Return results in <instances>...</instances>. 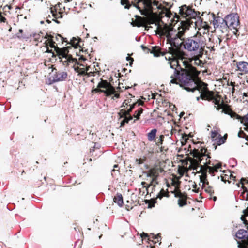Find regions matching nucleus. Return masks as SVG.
Listing matches in <instances>:
<instances>
[{"label":"nucleus","mask_w":248,"mask_h":248,"mask_svg":"<svg viewBox=\"0 0 248 248\" xmlns=\"http://www.w3.org/2000/svg\"><path fill=\"white\" fill-rule=\"evenodd\" d=\"M193 188L194 189L193 191L196 193H198L199 191V188L197 187V185L195 183L194 185L193 186Z\"/></svg>","instance_id":"55"},{"label":"nucleus","mask_w":248,"mask_h":248,"mask_svg":"<svg viewBox=\"0 0 248 248\" xmlns=\"http://www.w3.org/2000/svg\"><path fill=\"white\" fill-rule=\"evenodd\" d=\"M140 236L142 238H147L149 237V235L147 233L143 232L142 233H141Z\"/></svg>","instance_id":"58"},{"label":"nucleus","mask_w":248,"mask_h":248,"mask_svg":"<svg viewBox=\"0 0 248 248\" xmlns=\"http://www.w3.org/2000/svg\"><path fill=\"white\" fill-rule=\"evenodd\" d=\"M238 136L240 138H245L247 141H248V135L242 130H240L238 133Z\"/></svg>","instance_id":"40"},{"label":"nucleus","mask_w":248,"mask_h":248,"mask_svg":"<svg viewBox=\"0 0 248 248\" xmlns=\"http://www.w3.org/2000/svg\"><path fill=\"white\" fill-rule=\"evenodd\" d=\"M236 119L239 120L241 123L245 126L244 130L248 132V118L245 116H241L238 115L236 116Z\"/></svg>","instance_id":"27"},{"label":"nucleus","mask_w":248,"mask_h":248,"mask_svg":"<svg viewBox=\"0 0 248 248\" xmlns=\"http://www.w3.org/2000/svg\"><path fill=\"white\" fill-rule=\"evenodd\" d=\"M180 16L185 19L181 22V26L176 30L171 25L165 24L163 26L159 25L157 27V33L161 36H165L167 43L170 45L169 51L173 54L181 56L185 52L181 50V47L185 40V34L189 27L194 24L197 25V18L201 19L200 13L196 12L186 5L180 7L179 10Z\"/></svg>","instance_id":"1"},{"label":"nucleus","mask_w":248,"mask_h":248,"mask_svg":"<svg viewBox=\"0 0 248 248\" xmlns=\"http://www.w3.org/2000/svg\"><path fill=\"white\" fill-rule=\"evenodd\" d=\"M247 216L245 215H242L241 217V219L243 221V223L246 225L247 226H248V220L246 219V217Z\"/></svg>","instance_id":"49"},{"label":"nucleus","mask_w":248,"mask_h":248,"mask_svg":"<svg viewBox=\"0 0 248 248\" xmlns=\"http://www.w3.org/2000/svg\"><path fill=\"white\" fill-rule=\"evenodd\" d=\"M7 8H8V10H11L12 9V7L11 5H6L4 6L3 9L5 10V11H6Z\"/></svg>","instance_id":"62"},{"label":"nucleus","mask_w":248,"mask_h":248,"mask_svg":"<svg viewBox=\"0 0 248 248\" xmlns=\"http://www.w3.org/2000/svg\"><path fill=\"white\" fill-rule=\"evenodd\" d=\"M222 107H223L221 108L222 109V112L229 115L232 118H236V116H238V114L232 109L230 106L228 104H224Z\"/></svg>","instance_id":"20"},{"label":"nucleus","mask_w":248,"mask_h":248,"mask_svg":"<svg viewBox=\"0 0 248 248\" xmlns=\"http://www.w3.org/2000/svg\"><path fill=\"white\" fill-rule=\"evenodd\" d=\"M54 36L51 34H48L46 33V34L40 31L38 33H34L33 35V38L35 42L37 43L36 45H38V43L42 42L45 41L44 44L47 46H50L51 48H55V50L58 55L59 58L61 59V57H64L68 52V48H70V46L65 47L63 48H59L55 47V42L54 41Z\"/></svg>","instance_id":"7"},{"label":"nucleus","mask_w":248,"mask_h":248,"mask_svg":"<svg viewBox=\"0 0 248 248\" xmlns=\"http://www.w3.org/2000/svg\"><path fill=\"white\" fill-rule=\"evenodd\" d=\"M206 26H208V31H209V29H210V27L206 22L204 23V24L202 26V29L206 28Z\"/></svg>","instance_id":"59"},{"label":"nucleus","mask_w":248,"mask_h":248,"mask_svg":"<svg viewBox=\"0 0 248 248\" xmlns=\"http://www.w3.org/2000/svg\"><path fill=\"white\" fill-rule=\"evenodd\" d=\"M180 182L176 179H172L171 182V186L174 187V189L172 191H175L177 190H180ZM171 191H170L171 192Z\"/></svg>","instance_id":"29"},{"label":"nucleus","mask_w":248,"mask_h":248,"mask_svg":"<svg viewBox=\"0 0 248 248\" xmlns=\"http://www.w3.org/2000/svg\"><path fill=\"white\" fill-rule=\"evenodd\" d=\"M223 25L222 32H227L228 29L233 30V33L237 35L238 29L240 27L239 17L237 14H231L226 16L224 18V23Z\"/></svg>","instance_id":"10"},{"label":"nucleus","mask_w":248,"mask_h":248,"mask_svg":"<svg viewBox=\"0 0 248 248\" xmlns=\"http://www.w3.org/2000/svg\"><path fill=\"white\" fill-rule=\"evenodd\" d=\"M118 115L120 116V118H122L127 116L126 113V110L124 108L121 109L118 112Z\"/></svg>","instance_id":"44"},{"label":"nucleus","mask_w":248,"mask_h":248,"mask_svg":"<svg viewBox=\"0 0 248 248\" xmlns=\"http://www.w3.org/2000/svg\"><path fill=\"white\" fill-rule=\"evenodd\" d=\"M113 202L117 203L120 207L123 205V198L122 195L121 193H117L113 198Z\"/></svg>","instance_id":"26"},{"label":"nucleus","mask_w":248,"mask_h":248,"mask_svg":"<svg viewBox=\"0 0 248 248\" xmlns=\"http://www.w3.org/2000/svg\"><path fill=\"white\" fill-rule=\"evenodd\" d=\"M166 162L164 161H158L149 169L145 173L147 177L151 178L150 184H148L145 182H142L141 185L143 187H145L147 194L148 193V188L153 186L155 187L158 184V178L159 176V174L162 173H165L166 171L164 170L166 167Z\"/></svg>","instance_id":"6"},{"label":"nucleus","mask_w":248,"mask_h":248,"mask_svg":"<svg viewBox=\"0 0 248 248\" xmlns=\"http://www.w3.org/2000/svg\"><path fill=\"white\" fill-rule=\"evenodd\" d=\"M164 10L165 11V16L167 17H170L171 14L170 10L167 8H165Z\"/></svg>","instance_id":"52"},{"label":"nucleus","mask_w":248,"mask_h":248,"mask_svg":"<svg viewBox=\"0 0 248 248\" xmlns=\"http://www.w3.org/2000/svg\"><path fill=\"white\" fill-rule=\"evenodd\" d=\"M54 41L55 42V47H57L58 45L60 44V43L63 44V42H67V40L66 38H64L63 37H62L60 34H57L55 37H54L53 38Z\"/></svg>","instance_id":"25"},{"label":"nucleus","mask_w":248,"mask_h":248,"mask_svg":"<svg viewBox=\"0 0 248 248\" xmlns=\"http://www.w3.org/2000/svg\"><path fill=\"white\" fill-rule=\"evenodd\" d=\"M242 187V188L243 189V192L241 193V196H242V197H243V196H244L245 193L248 192V190L246 186H245L243 184L242 185V187Z\"/></svg>","instance_id":"50"},{"label":"nucleus","mask_w":248,"mask_h":248,"mask_svg":"<svg viewBox=\"0 0 248 248\" xmlns=\"http://www.w3.org/2000/svg\"><path fill=\"white\" fill-rule=\"evenodd\" d=\"M157 130L156 129H152L147 134L148 140L150 141L154 140L155 138Z\"/></svg>","instance_id":"30"},{"label":"nucleus","mask_w":248,"mask_h":248,"mask_svg":"<svg viewBox=\"0 0 248 248\" xmlns=\"http://www.w3.org/2000/svg\"><path fill=\"white\" fill-rule=\"evenodd\" d=\"M213 20L211 21L215 28H219L221 30H223V25H224V18L219 16H216L215 14H212Z\"/></svg>","instance_id":"17"},{"label":"nucleus","mask_w":248,"mask_h":248,"mask_svg":"<svg viewBox=\"0 0 248 248\" xmlns=\"http://www.w3.org/2000/svg\"><path fill=\"white\" fill-rule=\"evenodd\" d=\"M229 175L227 174H225L224 175H221V180L224 182V183H226L227 181L229 182V183H230V182L229 181Z\"/></svg>","instance_id":"46"},{"label":"nucleus","mask_w":248,"mask_h":248,"mask_svg":"<svg viewBox=\"0 0 248 248\" xmlns=\"http://www.w3.org/2000/svg\"><path fill=\"white\" fill-rule=\"evenodd\" d=\"M216 45H214L213 47H212V50H215V49L214 48L215 46L218 47L220 48H224L225 47L224 45H223L222 44V39L221 38V37L220 36H217V39L216 40Z\"/></svg>","instance_id":"28"},{"label":"nucleus","mask_w":248,"mask_h":248,"mask_svg":"<svg viewBox=\"0 0 248 248\" xmlns=\"http://www.w3.org/2000/svg\"><path fill=\"white\" fill-rule=\"evenodd\" d=\"M143 109L142 108H140L137 110L135 111L133 115L134 118H135L133 121L134 123L140 119V115L143 113Z\"/></svg>","instance_id":"31"},{"label":"nucleus","mask_w":248,"mask_h":248,"mask_svg":"<svg viewBox=\"0 0 248 248\" xmlns=\"http://www.w3.org/2000/svg\"><path fill=\"white\" fill-rule=\"evenodd\" d=\"M169 193V192L168 191V190H167L166 191L164 190V189L162 188L158 194L157 198H159L161 199L163 197H169L170 196Z\"/></svg>","instance_id":"32"},{"label":"nucleus","mask_w":248,"mask_h":248,"mask_svg":"<svg viewBox=\"0 0 248 248\" xmlns=\"http://www.w3.org/2000/svg\"><path fill=\"white\" fill-rule=\"evenodd\" d=\"M136 19L134 20V19H132L131 24L133 26H137L138 27H140L141 26L144 27L145 29L148 28V27L146 25V18L142 17L139 16H135Z\"/></svg>","instance_id":"19"},{"label":"nucleus","mask_w":248,"mask_h":248,"mask_svg":"<svg viewBox=\"0 0 248 248\" xmlns=\"http://www.w3.org/2000/svg\"><path fill=\"white\" fill-rule=\"evenodd\" d=\"M155 23V19L154 17H150L146 19V24H153Z\"/></svg>","instance_id":"47"},{"label":"nucleus","mask_w":248,"mask_h":248,"mask_svg":"<svg viewBox=\"0 0 248 248\" xmlns=\"http://www.w3.org/2000/svg\"><path fill=\"white\" fill-rule=\"evenodd\" d=\"M183 138L186 141L188 139V136L186 134H184L183 135Z\"/></svg>","instance_id":"63"},{"label":"nucleus","mask_w":248,"mask_h":248,"mask_svg":"<svg viewBox=\"0 0 248 248\" xmlns=\"http://www.w3.org/2000/svg\"><path fill=\"white\" fill-rule=\"evenodd\" d=\"M217 134H218V133L217 131H212L211 134V137L213 139V140H215V138L217 136Z\"/></svg>","instance_id":"54"},{"label":"nucleus","mask_w":248,"mask_h":248,"mask_svg":"<svg viewBox=\"0 0 248 248\" xmlns=\"http://www.w3.org/2000/svg\"><path fill=\"white\" fill-rule=\"evenodd\" d=\"M67 50H68V49ZM68 53L69 51H68L67 54L64 57H61V58H65L66 60L64 61V62H67V65H69L70 63H75V64L74 65V70L77 73H78L79 75H87L88 77L93 75V73L92 72L88 73V71L89 69V66H87L86 65L79 63L80 62L86 60L83 54L80 56L78 59V61L77 59L73 58L72 55L69 54Z\"/></svg>","instance_id":"8"},{"label":"nucleus","mask_w":248,"mask_h":248,"mask_svg":"<svg viewBox=\"0 0 248 248\" xmlns=\"http://www.w3.org/2000/svg\"><path fill=\"white\" fill-rule=\"evenodd\" d=\"M174 194L175 197L178 198V204L180 207H183L187 204V195L185 192H181V190L171 191Z\"/></svg>","instance_id":"15"},{"label":"nucleus","mask_w":248,"mask_h":248,"mask_svg":"<svg viewBox=\"0 0 248 248\" xmlns=\"http://www.w3.org/2000/svg\"><path fill=\"white\" fill-rule=\"evenodd\" d=\"M150 53L153 54L155 57H160L161 56H165L168 53V51L164 50L161 48L159 46H151Z\"/></svg>","instance_id":"18"},{"label":"nucleus","mask_w":248,"mask_h":248,"mask_svg":"<svg viewBox=\"0 0 248 248\" xmlns=\"http://www.w3.org/2000/svg\"><path fill=\"white\" fill-rule=\"evenodd\" d=\"M141 47L142 48V49L144 50V51H146V50H147L148 51H149L150 52V50H151V49L150 48H148L147 47H146V46H144L143 45H142L141 46Z\"/></svg>","instance_id":"61"},{"label":"nucleus","mask_w":248,"mask_h":248,"mask_svg":"<svg viewBox=\"0 0 248 248\" xmlns=\"http://www.w3.org/2000/svg\"><path fill=\"white\" fill-rule=\"evenodd\" d=\"M49 46H46V45H45L44 47L46 49V50H45L44 52L46 53H51L52 54V57H55L56 55L58 56L57 54V53H56L55 50L54 49V50L53 51L52 49H49Z\"/></svg>","instance_id":"35"},{"label":"nucleus","mask_w":248,"mask_h":248,"mask_svg":"<svg viewBox=\"0 0 248 248\" xmlns=\"http://www.w3.org/2000/svg\"><path fill=\"white\" fill-rule=\"evenodd\" d=\"M221 98V96L218 93H216V97H215L212 100L215 105V108H216L217 110H220L223 107V105L225 104L223 101L220 103Z\"/></svg>","instance_id":"21"},{"label":"nucleus","mask_w":248,"mask_h":248,"mask_svg":"<svg viewBox=\"0 0 248 248\" xmlns=\"http://www.w3.org/2000/svg\"><path fill=\"white\" fill-rule=\"evenodd\" d=\"M232 66L239 78H242V76L248 74V62L234 60L232 61Z\"/></svg>","instance_id":"12"},{"label":"nucleus","mask_w":248,"mask_h":248,"mask_svg":"<svg viewBox=\"0 0 248 248\" xmlns=\"http://www.w3.org/2000/svg\"><path fill=\"white\" fill-rule=\"evenodd\" d=\"M131 100H125L124 102L123 103L121 107L124 108V109L127 108V107L129 106V104H131Z\"/></svg>","instance_id":"41"},{"label":"nucleus","mask_w":248,"mask_h":248,"mask_svg":"<svg viewBox=\"0 0 248 248\" xmlns=\"http://www.w3.org/2000/svg\"><path fill=\"white\" fill-rule=\"evenodd\" d=\"M242 199L243 200H245L246 201L248 200V192L247 193V194H246V196H243V197H242Z\"/></svg>","instance_id":"64"},{"label":"nucleus","mask_w":248,"mask_h":248,"mask_svg":"<svg viewBox=\"0 0 248 248\" xmlns=\"http://www.w3.org/2000/svg\"><path fill=\"white\" fill-rule=\"evenodd\" d=\"M190 154L192 155L193 158H189V160L190 162L189 167L193 170H197L199 167L200 163L203 160L204 157H206V161L203 162V165H201L199 173L202 175L200 176V182L202 183H205L207 179V173L209 170V165L211 164L210 160L211 158L210 152L205 147H201L200 149L194 148Z\"/></svg>","instance_id":"3"},{"label":"nucleus","mask_w":248,"mask_h":248,"mask_svg":"<svg viewBox=\"0 0 248 248\" xmlns=\"http://www.w3.org/2000/svg\"><path fill=\"white\" fill-rule=\"evenodd\" d=\"M23 30L22 29H19L18 32L16 34V36L20 39H23L25 38V36L23 34Z\"/></svg>","instance_id":"45"},{"label":"nucleus","mask_w":248,"mask_h":248,"mask_svg":"<svg viewBox=\"0 0 248 248\" xmlns=\"http://www.w3.org/2000/svg\"><path fill=\"white\" fill-rule=\"evenodd\" d=\"M67 77V72L54 69L52 71V78L53 81H60L65 80Z\"/></svg>","instance_id":"16"},{"label":"nucleus","mask_w":248,"mask_h":248,"mask_svg":"<svg viewBox=\"0 0 248 248\" xmlns=\"http://www.w3.org/2000/svg\"><path fill=\"white\" fill-rule=\"evenodd\" d=\"M245 183L248 184V178H242L240 180V184L244 185Z\"/></svg>","instance_id":"53"},{"label":"nucleus","mask_w":248,"mask_h":248,"mask_svg":"<svg viewBox=\"0 0 248 248\" xmlns=\"http://www.w3.org/2000/svg\"><path fill=\"white\" fill-rule=\"evenodd\" d=\"M164 136L163 135H161L159 136V138L157 142L156 143V144L158 146H159V144H162L164 140Z\"/></svg>","instance_id":"48"},{"label":"nucleus","mask_w":248,"mask_h":248,"mask_svg":"<svg viewBox=\"0 0 248 248\" xmlns=\"http://www.w3.org/2000/svg\"><path fill=\"white\" fill-rule=\"evenodd\" d=\"M130 88L129 86H124L123 83L119 82L118 86L116 89L110 82L101 79L97 88H93L92 93H103L106 97H110L113 95L111 99L114 100L115 98L118 99L120 97V93L123 92V89L126 90Z\"/></svg>","instance_id":"4"},{"label":"nucleus","mask_w":248,"mask_h":248,"mask_svg":"<svg viewBox=\"0 0 248 248\" xmlns=\"http://www.w3.org/2000/svg\"><path fill=\"white\" fill-rule=\"evenodd\" d=\"M202 188L204 190V191L209 194L210 199H212V196L213 194L214 193V190L212 186L209 185V182L208 181H206L205 183H202Z\"/></svg>","instance_id":"22"},{"label":"nucleus","mask_w":248,"mask_h":248,"mask_svg":"<svg viewBox=\"0 0 248 248\" xmlns=\"http://www.w3.org/2000/svg\"><path fill=\"white\" fill-rule=\"evenodd\" d=\"M151 235H152V238L154 239H157V241H158V238H160V236H159V234H157L156 235L154 234H151Z\"/></svg>","instance_id":"60"},{"label":"nucleus","mask_w":248,"mask_h":248,"mask_svg":"<svg viewBox=\"0 0 248 248\" xmlns=\"http://www.w3.org/2000/svg\"><path fill=\"white\" fill-rule=\"evenodd\" d=\"M121 4L124 6V8L129 9L131 7V4L128 0H121Z\"/></svg>","instance_id":"37"},{"label":"nucleus","mask_w":248,"mask_h":248,"mask_svg":"<svg viewBox=\"0 0 248 248\" xmlns=\"http://www.w3.org/2000/svg\"><path fill=\"white\" fill-rule=\"evenodd\" d=\"M136 106V103H132L131 104H129V108L127 109V110H126V113L127 115L130 114V112L132 111V110Z\"/></svg>","instance_id":"43"},{"label":"nucleus","mask_w":248,"mask_h":248,"mask_svg":"<svg viewBox=\"0 0 248 248\" xmlns=\"http://www.w3.org/2000/svg\"><path fill=\"white\" fill-rule=\"evenodd\" d=\"M209 31H208V26H206V28L199 29V31L195 34V36H197L198 38L201 39L202 40H205L204 35L205 34H208Z\"/></svg>","instance_id":"24"},{"label":"nucleus","mask_w":248,"mask_h":248,"mask_svg":"<svg viewBox=\"0 0 248 248\" xmlns=\"http://www.w3.org/2000/svg\"><path fill=\"white\" fill-rule=\"evenodd\" d=\"M168 53L171 57L165 56V59L169 61L170 67L174 69V74L170 77V83L179 84L185 88L189 81L198 77L200 72L192 66V60L186 58V53L180 57L171 53L170 51L168 50Z\"/></svg>","instance_id":"2"},{"label":"nucleus","mask_w":248,"mask_h":248,"mask_svg":"<svg viewBox=\"0 0 248 248\" xmlns=\"http://www.w3.org/2000/svg\"><path fill=\"white\" fill-rule=\"evenodd\" d=\"M152 1V11H150V12L149 13V14L150 13H153V7L152 6L153 5H155V6H157L158 5V2L157 1H156V0H151Z\"/></svg>","instance_id":"51"},{"label":"nucleus","mask_w":248,"mask_h":248,"mask_svg":"<svg viewBox=\"0 0 248 248\" xmlns=\"http://www.w3.org/2000/svg\"><path fill=\"white\" fill-rule=\"evenodd\" d=\"M156 202L155 199H151V200H146L145 203L148 204V208H151L155 206V204Z\"/></svg>","instance_id":"33"},{"label":"nucleus","mask_w":248,"mask_h":248,"mask_svg":"<svg viewBox=\"0 0 248 248\" xmlns=\"http://www.w3.org/2000/svg\"><path fill=\"white\" fill-rule=\"evenodd\" d=\"M147 145H146L143 150V152H144L145 155H148L149 154L152 155L154 153V149L153 148H150L149 149H147Z\"/></svg>","instance_id":"38"},{"label":"nucleus","mask_w":248,"mask_h":248,"mask_svg":"<svg viewBox=\"0 0 248 248\" xmlns=\"http://www.w3.org/2000/svg\"><path fill=\"white\" fill-rule=\"evenodd\" d=\"M6 15V14L5 13V12H1L0 11V23H6L7 24V19L5 17Z\"/></svg>","instance_id":"36"},{"label":"nucleus","mask_w":248,"mask_h":248,"mask_svg":"<svg viewBox=\"0 0 248 248\" xmlns=\"http://www.w3.org/2000/svg\"><path fill=\"white\" fill-rule=\"evenodd\" d=\"M191 59L192 60V62H191L192 65L193 64H196L197 65H200L202 63V61L200 60L199 58H198L197 57L195 59ZM192 66L193 67L192 65Z\"/></svg>","instance_id":"42"},{"label":"nucleus","mask_w":248,"mask_h":248,"mask_svg":"<svg viewBox=\"0 0 248 248\" xmlns=\"http://www.w3.org/2000/svg\"><path fill=\"white\" fill-rule=\"evenodd\" d=\"M220 136L219 139L217 141V145H220L226 142L227 134H226L224 136L221 137L220 135H219Z\"/></svg>","instance_id":"34"},{"label":"nucleus","mask_w":248,"mask_h":248,"mask_svg":"<svg viewBox=\"0 0 248 248\" xmlns=\"http://www.w3.org/2000/svg\"><path fill=\"white\" fill-rule=\"evenodd\" d=\"M71 45L70 48H69L68 51L69 52V49H72V47H74V48H77L78 47L81 48L80 51H81L83 53L85 52L86 54H89V52H92V48L90 49L86 48L84 46V43H82V41L81 39L78 37L77 38L73 37V38L70 40V42L68 43ZM68 46L67 47H68Z\"/></svg>","instance_id":"13"},{"label":"nucleus","mask_w":248,"mask_h":248,"mask_svg":"<svg viewBox=\"0 0 248 248\" xmlns=\"http://www.w3.org/2000/svg\"><path fill=\"white\" fill-rule=\"evenodd\" d=\"M135 103H136V105H138V106H142L143 105L144 102V101L141 100H138L136 102H135Z\"/></svg>","instance_id":"56"},{"label":"nucleus","mask_w":248,"mask_h":248,"mask_svg":"<svg viewBox=\"0 0 248 248\" xmlns=\"http://www.w3.org/2000/svg\"><path fill=\"white\" fill-rule=\"evenodd\" d=\"M235 82L231 81L230 82H229V81H227V85H228V86L230 85V86H232V87H235Z\"/></svg>","instance_id":"57"},{"label":"nucleus","mask_w":248,"mask_h":248,"mask_svg":"<svg viewBox=\"0 0 248 248\" xmlns=\"http://www.w3.org/2000/svg\"><path fill=\"white\" fill-rule=\"evenodd\" d=\"M147 159V158L146 156H143L142 158H140L139 159H136L135 160V163L136 164L140 165V164H142L144 163Z\"/></svg>","instance_id":"39"},{"label":"nucleus","mask_w":248,"mask_h":248,"mask_svg":"<svg viewBox=\"0 0 248 248\" xmlns=\"http://www.w3.org/2000/svg\"><path fill=\"white\" fill-rule=\"evenodd\" d=\"M62 4L59 3L51 7L50 9V12L53 17L52 20L54 21L58 24L60 23L58 19L62 18L63 17L64 8L63 7V9H62Z\"/></svg>","instance_id":"14"},{"label":"nucleus","mask_w":248,"mask_h":248,"mask_svg":"<svg viewBox=\"0 0 248 248\" xmlns=\"http://www.w3.org/2000/svg\"><path fill=\"white\" fill-rule=\"evenodd\" d=\"M184 89L189 92L198 91L201 93V98L208 101H212L216 95L215 92L209 90L206 83L199 81L198 77L193 78L191 81H189V83Z\"/></svg>","instance_id":"5"},{"label":"nucleus","mask_w":248,"mask_h":248,"mask_svg":"<svg viewBox=\"0 0 248 248\" xmlns=\"http://www.w3.org/2000/svg\"><path fill=\"white\" fill-rule=\"evenodd\" d=\"M205 45L204 40L198 38L194 35L186 38L182 46L188 51L202 53L204 50Z\"/></svg>","instance_id":"9"},{"label":"nucleus","mask_w":248,"mask_h":248,"mask_svg":"<svg viewBox=\"0 0 248 248\" xmlns=\"http://www.w3.org/2000/svg\"><path fill=\"white\" fill-rule=\"evenodd\" d=\"M211 165L212 166H209V170H208V172L210 174L214 176L215 173L218 172V170L221 169L222 163L221 162H219L215 165L213 164H212Z\"/></svg>","instance_id":"23"},{"label":"nucleus","mask_w":248,"mask_h":248,"mask_svg":"<svg viewBox=\"0 0 248 248\" xmlns=\"http://www.w3.org/2000/svg\"><path fill=\"white\" fill-rule=\"evenodd\" d=\"M132 3L139 9L142 15L147 16L152 11L151 0H134Z\"/></svg>","instance_id":"11"}]
</instances>
